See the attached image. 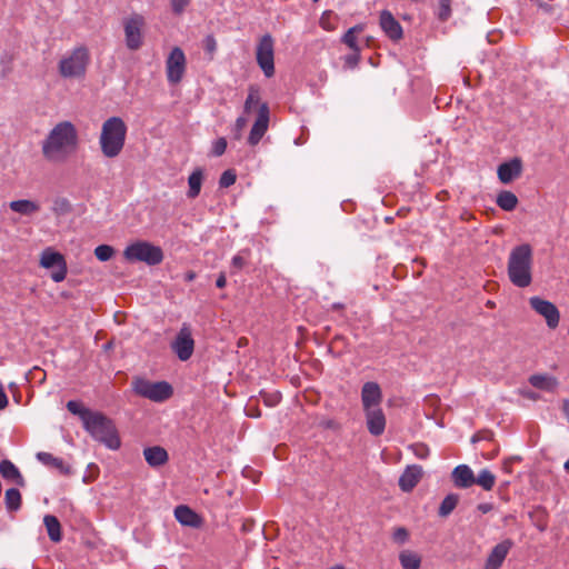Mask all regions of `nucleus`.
I'll use <instances>...</instances> for the list:
<instances>
[{
  "mask_svg": "<svg viewBox=\"0 0 569 569\" xmlns=\"http://www.w3.org/2000/svg\"><path fill=\"white\" fill-rule=\"evenodd\" d=\"M79 134L76 126L68 120L56 123L41 141L43 158L51 163L64 162L77 152Z\"/></svg>",
  "mask_w": 569,
  "mask_h": 569,
  "instance_id": "f257e3e1",
  "label": "nucleus"
},
{
  "mask_svg": "<svg viewBox=\"0 0 569 569\" xmlns=\"http://www.w3.org/2000/svg\"><path fill=\"white\" fill-rule=\"evenodd\" d=\"M533 254L529 243H522L511 249L508 258V277L518 288H527L532 282Z\"/></svg>",
  "mask_w": 569,
  "mask_h": 569,
  "instance_id": "f03ea898",
  "label": "nucleus"
},
{
  "mask_svg": "<svg viewBox=\"0 0 569 569\" xmlns=\"http://www.w3.org/2000/svg\"><path fill=\"white\" fill-rule=\"evenodd\" d=\"M128 127L122 118L113 116L103 121L99 136L101 153L108 158H117L123 150Z\"/></svg>",
  "mask_w": 569,
  "mask_h": 569,
  "instance_id": "7ed1b4c3",
  "label": "nucleus"
},
{
  "mask_svg": "<svg viewBox=\"0 0 569 569\" xmlns=\"http://www.w3.org/2000/svg\"><path fill=\"white\" fill-rule=\"evenodd\" d=\"M84 429L93 439L102 442L111 450L120 448V438L113 422L104 415L93 411L92 415L83 423Z\"/></svg>",
  "mask_w": 569,
  "mask_h": 569,
  "instance_id": "20e7f679",
  "label": "nucleus"
},
{
  "mask_svg": "<svg viewBox=\"0 0 569 569\" xmlns=\"http://www.w3.org/2000/svg\"><path fill=\"white\" fill-rule=\"evenodd\" d=\"M89 61L88 50L84 47H78L60 59L59 73L66 79L82 78L86 74Z\"/></svg>",
  "mask_w": 569,
  "mask_h": 569,
  "instance_id": "39448f33",
  "label": "nucleus"
},
{
  "mask_svg": "<svg viewBox=\"0 0 569 569\" xmlns=\"http://www.w3.org/2000/svg\"><path fill=\"white\" fill-rule=\"evenodd\" d=\"M123 258L131 263L144 262L148 266H157L163 260V251L151 242L138 240L126 247Z\"/></svg>",
  "mask_w": 569,
  "mask_h": 569,
  "instance_id": "423d86ee",
  "label": "nucleus"
},
{
  "mask_svg": "<svg viewBox=\"0 0 569 569\" xmlns=\"http://www.w3.org/2000/svg\"><path fill=\"white\" fill-rule=\"evenodd\" d=\"M132 389L137 395L154 402H162L173 393L172 387L168 382H152L144 378H136L132 381Z\"/></svg>",
  "mask_w": 569,
  "mask_h": 569,
  "instance_id": "0eeeda50",
  "label": "nucleus"
},
{
  "mask_svg": "<svg viewBox=\"0 0 569 569\" xmlns=\"http://www.w3.org/2000/svg\"><path fill=\"white\" fill-rule=\"evenodd\" d=\"M187 59L183 51L176 47L167 57L166 60V73L167 80L171 84H178L186 72Z\"/></svg>",
  "mask_w": 569,
  "mask_h": 569,
  "instance_id": "6e6552de",
  "label": "nucleus"
},
{
  "mask_svg": "<svg viewBox=\"0 0 569 569\" xmlns=\"http://www.w3.org/2000/svg\"><path fill=\"white\" fill-rule=\"evenodd\" d=\"M531 309L541 316L549 329H556L559 326L560 312L555 303L538 296L529 298Z\"/></svg>",
  "mask_w": 569,
  "mask_h": 569,
  "instance_id": "1a4fd4ad",
  "label": "nucleus"
},
{
  "mask_svg": "<svg viewBox=\"0 0 569 569\" xmlns=\"http://www.w3.org/2000/svg\"><path fill=\"white\" fill-rule=\"evenodd\" d=\"M40 266L44 269H50L56 267V270L51 273V279L54 282H61L67 277V263L64 257L52 250L51 248H46L40 257Z\"/></svg>",
  "mask_w": 569,
  "mask_h": 569,
  "instance_id": "9d476101",
  "label": "nucleus"
},
{
  "mask_svg": "<svg viewBox=\"0 0 569 569\" xmlns=\"http://www.w3.org/2000/svg\"><path fill=\"white\" fill-rule=\"evenodd\" d=\"M256 59L267 78L274 74V44L272 38H261L257 46Z\"/></svg>",
  "mask_w": 569,
  "mask_h": 569,
  "instance_id": "9b49d317",
  "label": "nucleus"
},
{
  "mask_svg": "<svg viewBox=\"0 0 569 569\" xmlns=\"http://www.w3.org/2000/svg\"><path fill=\"white\" fill-rule=\"evenodd\" d=\"M171 349L181 361H187L191 358L194 350V340L188 325H182L171 342Z\"/></svg>",
  "mask_w": 569,
  "mask_h": 569,
  "instance_id": "f8f14e48",
  "label": "nucleus"
},
{
  "mask_svg": "<svg viewBox=\"0 0 569 569\" xmlns=\"http://www.w3.org/2000/svg\"><path fill=\"white\" fill-rule=\"evenodd\" d=\"M269 107L267 103L260 106L259 114L250 130L248 142L256 146L262 139L269 127Z\"/></svg>",
  "mask_w": 569,
  "mask_h": 569,
  "instance_id": "ddd939ff",
  "label": "nucleus"
},
{
  "mask_svg": "<svg viewBox=\"0 0 569 569\" xmlns=\"http://www.w3.org/2000/svg\"><path fill=\"white\" fill-rule=\"evenodd\" d=\"M342 46L345 49L350 50V53L345 54V67L353 69L359 62V52L362 46L369 44V38H342Z\"/></svg>",
  "mask_w": 569,
  "mask_h": 569,
  "instance_id": "4468645a",
  "label": "nucleus"
},
{
  "mask_svg": "<svg viewBox=\"0 0 569 569\" xmlns=\"http://www.w3.org/2000/svg\"><path fill=\"white\" fill-rule=\"evenodd\" d=\"M382 391L377 382L368 381L361 388L362 409L369 410L381 407Z\"/></svg>",
  "mask_w": 569,
  "mask_h": 569,
  "instance_id": "2eb2a0df",
  "label": "nucleus"
},
{
  "mask_svg": "<svg viewBox=\"0 0 569 569\" xmlns=\"http://www.w3.org/2000/svg\"><path fill=\"white\" fill-rule=\"evenodd\" d=\"M365 418L370 435L378 437L385 432L387 419L381 407L365 410Z\"/></svg>",
  "mask_w": 569,
  "mask_h": 569,
  "instance_id": "dca6fc26",
  "label": "nucleus"
},
{
  "mask_svg": "<svg viewBox=\"0 0 569 569\" xmlns=\"http://www.w3.org/2000/svg\"><path fill=\"white\" fill-rule=\"evenodd\" d=\"M512 546L513 542L510 539L496 545L490 551L483 569H500Z\"/></svg>",
  "mask_w": 569,
  "mask_h": 569,
  "instance_id": "f3484780",
  "label": "nucleus"
},
{
  "mask_svg": "<svg viewBox=\"0 0 569 569\" xmlns=\"http://www.w3.org/2000/svg\"><path fill=\"white\" fill-rule=\"evenodd\" d=\"M522 172V161L520 158H513L510 161L501 163L497 169L499 180L508 184L519 178Z\"/></svg>",
  "mask_w": 569,
  "mask_h": 569,
  "instance_id": "a211bd4d",
  "label": "nucleus"
},
{
  "mask_svg": "<svg viewBox=\"0 0 569 569\" xmlns=\"http://www.w3.org/2000/svg\"><path fill=\"white\" fill-rule=\"evenodd\" d=\"M422 468L418 465L408 466L399 478V487L402 491H411L422 477Z\"/></svg>",
  "mask_w": 569,
  "mask_h": 569,
  "instance_id": "6ab92c4d",
  "label": "nucleus"
},
{
  "mask_svg": "<svg viewBox=\"0 0 569 569\" xmlns=\"http://www.w3.org/2000/svg\"><path fill=\"white\" fill-rule=\"evenodd\" d=\"M452 480L458 488H469L476 482L471 468L467 465H459L452 471Z\"/></svg>",
  "mask_w": 569,
  "mask_h": 569,
  "instance_id": "aec40b11",
  "label": "nucleus"
},
{
  "mask_svg": "<svg viewBox=\"0 0 569 569\" xmlns=\"http://www.w3.org/2000/svg\"><path fill=\"white\" fill-rule=\"evenodd\" d=\"M176 519L183 526L198 528L201 525L200 517L191 510L188 506H178L174 509Z\"/></svg>",
  "mask_w": 569,
  "mask_h": 569,
  "instance_id": "412c9836",
  "label": "nucleus"
},
{
  "mask_svg": "<svg viewBox=\"0 0 569 569\" xmlns=\"http://www.w3.org/2000/svg\"><path fill=\"white\" fill-rule=\"evenodd\" d=\"M143 457L150 467H160L168 461V452L160 446L144 448Z\"/></svg>",
  "mask_w": 569,
  "mask_h": 569,
  "instance_id": "4be33fe9",
  "label": "nucleus"
},
{
  "mask_svg": "<svg viewBox=\"0 0 569 569\" xmlns=\"http://www.w3.org/2000/svg\"><path fill=\"white\" fill-rule=\"evenodd\" d=\"M380 26H381V29L389 36H401V33H402L401 26L395 19L392 13L388 10L381 11Z\"/></svg>",
  "mask_w": 569,
  "mask_h": 569,
  "instance_id": "5701e85b",
  "label": "nucleus"
},
{
  "mask_svg": "<svg viewBox=\"0 0 569 569\" xmlns=\"http://www.w3.org/2000/svg\"><path fill=\"white\" fill-rule=\"evenodd\" d=\"M529 382L537 389L550 392L555 391L559 385L558 380L549 375H532L529 378Z\"/></svg>",
  "mask_w": 569,
  "mask_h": 569,
  "instance_id": "b1692460",
  "label": "nucleus"
},
{
  "mask_svg": "<svg viewBox=\"0 0 569 569\" xmlns=\"http://www.w3.org/2000/svg\"><path fill=\"white\" fill-rule=\"evenodd\" d=\"M0 473L6 480H12L21 487L24 486L21 472L10 460L4 459L0 462Z\"/></svg>",
  "mask_w": 569,
  "mask_h": 569,
  "instance_id": "393cba45",
  "label": "nucleus"
},
{
  "mask_svg": "<svg viewBox=\"0 0 569 569\" xmlns=\"http://www.w3.org/2000/svg\"><path fill=\"white\" fill-rule=\"evenodd\" d=\"M37 459L50 469L60 471L61 473L68 472V467L61 458L54 457L53 455L44 451L37 453Z\"/></svg>",
  "mask_w": 569,
  "mask_h": 569,
  "instance_id": "a878e982",
  "label": "nucleus"
},
{
  "mask_svg": "<svg viewBox=\"0 0 569 569\" xmlns=\"http://www.w3.org/2000/svg\"><path fill=\"white\" fill-rule=\"evenodd\" d=\"M9 207L12 211L23 216H31L40 210L39 203L27 199L13 200Z\"/></svg>",
  "mask_w": 569,
  "mask_h": 569,
  "instance_id": "bb28decb",
  "label": "nucleus"
},
{
  "mask_svg": "<svg viewBox=\"0 0 569 569\" xmlns=\"http://www.w3.org/2000/svg\"><path fill=\"white\" fill-rule=\"evenodd\" d=\"M43 525L47 529L49 539L52 542H60L62 539L61 525L56 516L46 515L43 518Z\"/></svg>",
  "mask_w": 569,
  "mask_h": 569,
  "instance_id": "cd10ccee",
  "label": "nucleus"
},
{
  "mask_svg": "<svg viewBox=\"0 0 569 569\" xmlns=\"http://www.w3.org/2000/svg\"><path fill=\"white\" fill-rule=\"evenodd\" d=\"M203 181V171L202 169L198 168L191 172V174L188 178V192L187 196L190 199H194L199 196L201 191V186Z\"/></svg>",
  "mask_w": 569,
  "mask_h": 569,
  "instance_id": "c85d7f7f",
  "label": "nucleus"
},
{
  "mask_svg": "<svg viewBox=\"0 0 569 569\" xmlns=\"http://www.w3.org/2000/svg\"><path fill=\"white\" fill-rule=\"evenodd\" d=\"M399 562L403 569H420L421 557L416 551L406 549L399 553Z\"/></svg>",
  "mask_w": 569,
  "mask_h": 569,
  "instance_id": "c756f323",
  "label": "nucleus"
},
{
  "mask_svg": "<svg viewBox=\"0 0 569 569\" xmlns=\"http://www.w3.org/2000/svg\"><path fill=\"white\" fill-rule=\"evenodd\" d=\"M517 196L508 190H502L497 194L496 203L505 211H512L518 204Z\"/></svg>",
  "mask_w": 569,
  "mask_h": 569,
  "instance_id": "7c9ffc66",
  "label": "nucleus"
},
{
  "mask_svg": "<svg viewBox=\"0 0 569 569\" xmlns=\"http://www.w3.org/2000/svg\"><path fill=\"white\" fill-rule=\"evenodd\" d=\"M264 102H261L259 89L256 87H250L247 99L244 101V112L250 113L252 110H257L259 113L260 106Z\"/></svg>",
  "mask_w": 569,
  "mask_h": 569,
  "instance_id": "2f4dec72",
  "label": "nucleus"
},
{
  "mask_svg": "<svg viewBox=\"0 0 569 569\" xmlns=\"http://www.w3.org/2000/svg\"><path fill=\"white\" fill-rule=\"evenodd\" d=\"M6 508L10 512L18 511L21 508V493L16 488H10L4 495Z\"/></svg>",
  "mask_w": 569,
  "mask_h": 569,
  "instance_id": "473e14b6",
  "label": "nucleus"
},
{
  "mask_svg": "<svg viewBox=\"0 0 569 569\" xmlns=\"http://www.w3.org/2000/svg\"><path fill=\"white\" fill-rule=\"evenodd\" d=\"M51 211L56 217H63L72 211V206L67 198L56 197L52 200Z\"/></svg>",
  "mask_w": 569,
  "mask_h": 569,
  "instance_id": "72a5a7b5",
  "label": "nucleus"
},
{
  "mask_svg": "<svg viewBox=\"0 0 569 569\" xmlns=\"http://www.w3.org/2000/svg\"><path fill=\"white\" fill-rule=\"evenodd\" d=\"M143 23L144 20L141 16L134 14L130 17L124 23L126 36H140Z\"/></svg>",
  "mask_w": 569,
  "mask_h": 569,
  "instance_id": "f704fd0d",
  "label": "nucleus"
},
{
  "mask_svg": "<svg viewBox=\"0 0 569 569\" xmlns=\"http://www.w3.org/2000/svg\"><path fill=\"white\" fill-rule=\"evenodd\" d=\"M475 483L489 491L495 487L496 476L490 470L482 469L476 477Z\"/></svg>",
  "mask_w": 569,
  "mask_h": 569,
  "instance_id": "c9c22d12",
  "label": "nucleus"
},
{
  "mask_svg": "<svg viewBox=\"0 0 569 569\" xmlns=\"http://www.w3.org/2000/svg\"><path fill=\"white\" fill-rule=\"evenodd\" d=\"M67 409L72 413V415H76V416H79V418L81 419L82 423L86 422V420H88V418L92 415L93 411H91L90 409L88 408H84L82 406L81 402L79 401H76V400H70L67 402Z\"/></svg>",
  "mask_w": 569,
  "mask_h": 569,
  "instance_id": "e433bc0d",
  "label": "nucleus"
},
{
  "mask_svg": "<svg viewBox=\"0 0 569 569\" xmlns=\"http://www.w3.org/2000/svg\"><path fill=\"white\" fill-rule=\"evenodd\" d=\"M338 22L339 18L333 11H325L320 18V26L326 32L335 31Z\"/></svg>",
  "mask_w": 569,
  "mask_h": 569,
  "instance_id": "4c0bfd02",
  "label": "nucleus"
},
{
  "mask_svg": "<svg viewBox=\"0 0 569 569\" xmlns=\"http://www.w3.org/2000/svg\"><path fill=\"white\" fill-rule=\"evenodd\" d=\"M458 500H459V498L457 495L450 493V495L446 496L445 499L442 500V502L440 503L439 516H441V517L449 516L453 511V509L457 507Z\"/></svg>",
  "mask_w": 569,
  "mask_h": 569,
  "instance_id": "58836bf2",
  "label": "nucleus"
},
{
  "mask_svg": "<svg viewBox=\"0 0 569 569\" xmlns=\"http://www.w3.org/2000/svg\"><path fill=\"white\" fill-rule=\"evenodd\" d=\"M114 254V249L109 244H100L94 249V256L99 261H108Z\"/></svg>",
  "mask_w": 569,
  "mask_h": 569,
  "instance_id": "ea45409f",
  "label": "nucleus"
},
{
  "mask_svg": "<svg viewBox=\"0 0 569 569\" xmlns=\"http://www.w3.org/2000/svg\"><path fill=\"white\" fill-rule=\"evenodd\" d=\"M237 180V174L234 172V170H226L224 172H222L220 179H219V186L221 188H228L230 186H232Z\"/></svg>",
  "mask_w": 569,
  "mask_h": 569,
  "instance_id": "a19ab883",
  "label": "nucleus"
},
{
  "mask_svg": "<svg viewBox=\"0 0 569 569\" xmlns=\"http://www.w3.org/2000/svg\"><path fill=\"white\" fill-rule=\"evenodd\" d=\"M392 539L398 545H403L409 540V532L403 527H398L393 530Z\"/></svg>",
  "mask_w": 569,
  "mask_h": 569,
  "instance_id": "79ce46f5",
  "label": "nucleus"
},
{
  "mask_svg": "<svg viewBox=\"0 0 569 569\" xmlns=\"http://www.w3.org/2000/svg\"><path fill=\"white\" fill-rule=\"evenodd\" d=\"M451 14L450 0H439L438 17L440 20L446 21Z\"/></svg>",
  "mask_w": 569,
  "mask_h": 569,
  "instance_id": "37998d69",
  "label": "nucleus"
},
{
  "mask_svg": "<svg viewBox=\"0 0 569 569\" xmlns=\"http://www.w3.org/2000/svg\"><path fill=\"white\" fill-rule=\"evenodd\" d=\"M227 149V140L224 138H219L212 143V154L216 157H220L224 153Z\"/></svg>",
  "mask_w": 569,
  "mask_h": 569,
  "instance_id": "c03bdc74",
  "label": "nucleus"
},
{
  "mask_svg": "<svg viewBox=\"0 0 569 569\" xmlns=\"http://www.w3.org/2000/svg\"><path fill=\"white\" fill-rule=\"evenodd\" d=\"M191 0H170V6L176 14H181L189 6Z\"/></svg>",
  "mask_w": 569,
  "mask_h": 569,
  "instance_id": "a18cd8bd",
  "label": "nucleus"
},
{
  "mask_svg": "<svg viewBox=\"0 0 569 569\" xmlns=\"http://www.w3.org/2000/svg\"><path fill=\"white\" fill-rule=\"evenodd\" d=\"M415 456L419 459H426L429 456V448L423 443H416L412 447Z\"/></svg>",
  "mask_w": 569,
  "mask_h": 569,
  "instance_id": "49530a36",
  "label": "nucleus"
},
{
  "mask_svg": "<svg viewBox=\"0 0 569 569\" xmlns=\"http://www.w3.org/2000/svg\"><path fill=\"white\" fill-rule=\"evenodd\" d=\"M244 253H248V251H241L232 258L231 263L233 268L242 269L246 266L247 260Z\"/></svg>",
  "mask_w": 569,
  "mask_h": 569,
  "instance_id": "de8ad7c7",
  "label": "nucleus"
},
{
  "mask_svg": "<svg viewBox=\"0 0 569 569\" xmlns=\"http://www.w3.org/2000/svg\"><path fill=\"white\" fill-rule=\"evenodd\" d=\"M142 46V38H127V47L137 50Z\"/></svg>",
  "mask_w": 569,
  "mask_h": 569,
  "instance_id": "09e8293b",
  "label": "nucleus"
},
{
  "mask_svg": "<svg viewBox=\"0 0 569 569\" xmlns=\"http://www.w3.org/2000/svg\"><path fill=\"white\" fill-rule=\"evenodd\" d=\"M8 406V397L4 392L3 386L0 383V410Z\"/></svg>",
  "mask_w": 569,
  "mask_h": 569,
  "instance_id": "8fccbe9b",
  "label": "nucleus"
},
{
  "mask_svg": "<svg viewBox=\"0 0 569 569\" xmlns=\"http://www.w3.org/2000/svg\"><path fill=\"white\" fill-rule=\"evenodd\" d=\"M477 509L481 512V513H488L490 512L492 509H493V506L492 503L490 502H483V503H479Z\"/></svg>",
  "mask_w": 569,
  "mask_h": 569,
  "instance_id": "3c124183",
  "label": "nucleus"
},
{
  "mask_svg": "<svg viewBox=\"0 0 569 569\" xmlns=\"http://www.w3.org/2000/svg\"><path fill=\"white\" fill-rule=\"evenodd\" d=\"M217 48V43L214 41V38H208L206 42V49L207 51L212 54Z\"/></svg>",
  "mask_w": 569,
  "mask_h": 569,
  "instance_id": "603ef678",
  "label": "nucleus"
},
{
  "mask_svg": "<svg viewBox=\"0 0 569 569\" xmlns=\"http://www.w3.org/2000/svg\"><path fill=\"white\" fill-rule=\"evenodd\" d=\"M227 284V279H226V274L223 272H221L217 280H216V286L220 289L224 288Z\"/></svg>",
  "mask_w": 569,
  "mask_h": 569,
  "instance_id": "864d4df0",
  "label": "nucleus"
},
{
  "mask_svg": "<svg viewBox=\"0 0 569 569\" xmlns=\"http://www.w3.org/2000/svg\"><path fill=\"white\" fill-rule=\"evenodd\" d=\"M247 124V119L244 117H239L237 120H236V129L238 131L242 130Z\"/></svg>",
  "mask_w": 569,
  "mask_h": 569,
  "instance_id": "5fc2aeb1",
  "label": "nucleus"
},
{
  "mask_svg": "<svg viewBox=\"0 0 569 569\" xmlns=\"http://www.w3.org/2000/svg\"><path fill=\"white\" fill-rule=\"evenodd\" d=\"M562 411L567 418V420L569 421V399H565L563 402H562Z\"/></svg>",
  "mask_w": 569,
  "mask_h": 569,
  "instance_id": "6e6d98bb",
  "label": "nucleus"
},
{
  "mask_svg": "<svg viewBox=\"0 0 569 569\" xmlns=\"http://www.w3.org/2000/svg\"><path fill=\"white\" fill-rule=\"evenodd\" d=\"M196 279V272L193 271H188L186 274H184V280L188 281V282H191Z\"/></svg>",
  "mask_w": 569,
  "mask_h": 569,
  "instance_id": "4d7b16f0",
  "label": "nucleus"
},
{
  "mask_svg": "<svg viewBox=\"0 0 569 569\" xmlns=\"http://www.w3.org/2000/svg\"><path fill=\"white\" fill-rule=\"evenodd\" d=\"M523 395H525L527 398L531 399V400H538V399H539V396H538L536 392H532V391L525 392Z\"/></svg>",
  "mask_w": 569,
  "mask_h": 569,
  "instance_id": "13d9d810",
  "label": "nucleus"
},
{
  "mask_svg": "<svg viewBox=\"0 0 569 569\" xmlns=\"http://www.w3.org/2000/svg\"><path fill=\"white\" fill-rule=\"evenodd\" d=\"M355 31H356V28H350V29H348V30L345 32V34H343V36H346V37L353 36V32H355Z\"/></svg>",
  "mask_w": 569,
  "mask_h": 569,
  "instance_id": "bf43d9fd",
  "label": "nucleus"
},
{
  "mask_svg": "<svg viewBox=\"0 0 569 569\" xmlns=\"http://www.w3.org/2000/svg\"><path fill=\"white\" fill-rule=\"evenodd\" d=\"M332 308L333 309H341V308H343V305H341V303H333Z\"/></svg>",
  "mask_w": 569,
  "mask_h": 569,
  "instance_id": "052dcab7",
  "label": "nucleus"
},
{
  "mask_svg": "<svg viewBox=\"0 0 569 569\" xmlns=\"http://www.w3.org/2000/svg\"><path fill=\"white\" fill-rule=\"evenodd\" d=\"M563 468L569 472V459L565 462Z\"/></svg>",
  "mask_w": 569,
  "mask_h": 569,
  "instance_id": "680f3d73",
  "label": "nucleus"
},
{
  "mask_svg": "<svg viewBox=\"0 0 569 569\" xmlns=\"http://www.w3.org/2000/svg\"><path fill=\"white\" fill-rule=\"evenodd\" d=\"M487 305H488L489 307H493V306H495V303H493V302H491V301H488V303H487Z\"/></svg>",
  "mask_w": 569,
  "mask_h": 569,
  "instance_id": "e2e57ef3",
  "label": "nucleus"
},
{
  "mask_svg": "<svg viewBox=\"0 0 569 569\" xmlns=\"http://www.w3.org/2000/svg\"><path fill=\"white\" fill-rule=\"evenodd\" d=\"M315 2H318L319 0H313Z\"/></svg>",
  "mask_w": 569,
  "mask_h": 569,
  "instance_id": "0e129e2a",
  "label": "nucleus"
}]
</instances>
